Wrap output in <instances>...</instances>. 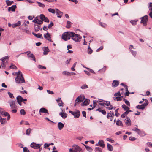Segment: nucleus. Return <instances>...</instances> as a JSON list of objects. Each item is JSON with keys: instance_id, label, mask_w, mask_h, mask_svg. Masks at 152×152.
<instances>
[{"instance_id": "obj_1", "label": "nucleus", "mask_w": 152, "mask_h": 152, "mask_svg": "<svg viewBox=\"0 0 152 152\" xmlns=\"http://www.w3.org/2000/svg\"><path fill=\"white\" fill-rule=\"evenodd\" d=\"M71 38L74 41L76 42H79L82 38V37L79 34L72 32Z\"/></svg>"}, {"instance_id": "obj_2", "label": "nucleus", "mask_w": 152, "mask_h": 152, "mask_svg": "<svg viewBox=\"0 0 152 152\" xmlns=\"http://www.w3.org/2000/svg\"><path fill=\"white\" fill-rule=\"evenodd\" d=\"M72 32H64L62 35V39L65 41L69 40L71 38Z\"/></svg>"}, {"instance_id": "obj_3", "label": "nucleus", "mask_w": 152, "mask_h": 152, "mask_svg": "<svg viewBox=\"0 0 152 152\" xmlns=\"http://www.w3.org/2000/svg\"><path fill=\"white\" fill-rule=\"evenodd\" d=\"M15 81L17 84H21L25 82L23 75L17 76L15 78Z\"/></svg>"}, {"instance_id": "obj_4", "label": "nucleus", "mask_w": 152, "mask_h": 152, "mask_svg": "<svg viewBox=\"0 0 152 152\" xmlns=\"http://www.w3.org/2000/svg\"><path fill=\"white\" fill-rule=\"evenodd\" d=\"M9 57L8 56H5L2 58L0 60L1 61V63L2 67L4 68L6 66V64L8 62Z\"/></svg>"}, {"instance_id": "obj_5", "label": "nucleus", "mask_w": 152, "mask_h": 152, "mask_svg": "<svg viewBox=\"0 0 152 152\" xmlns=\"http://www.w3.org/2000/svg\"><path fill=\"white\" fill-rule=\"evenodd\" d=\"M141 21L140 22L141 23H143L144 26H146L147 24V22L148 21V17L147 15L141 17Z\"/></svg>"}, {"instance_id": "obj_6", "label": "nucleus", "mask_w": 152, "mask_h": 152, "mask_svg": "<svg viewBox=\"0 0 152 152\" xmlns=\"http://www.w3.org/2000/svg\"><path fill=\"white\" fill-rule=\"evenodd\" d=\"M41 145V144H37L34 142H32L30 145L31 147L33 148L36 149L39 148L40 149V148Z\"/></svg>"}, {"instance_id": "obj_7", "label": "nucleus", "mask_w": 152, "mask_h": 152, "mask_svg": "<svg viewBox=\"0 0 152 152\" xmlns=\"http://www.w3.org/2000/svg\"><path fill=\"white\" fill-rule=\"evenodd\" d=\"M51 35L48 32L47 33L44 34V37L45 39L51 42H53V41L51 39Z\"/></svg>"}, {"instance_id": "obj_8", "label": "nucleus", "mask_w": 152, "mask_h": 152, "mask_svg": "<svg viewBox=\"0 0 152 152\" xmlns=\"http://www.w3.org/2000/svg\"><path fill=\"white\" fill-rule=\"evenodd\" d=\"M40 18L42 21H44L45 22L48 23L49 21V19L43 14H41L40 15Z\"/></svg>"}, {"instance_id": "obj_9", "label": "nucleus", "mask_w": 152, "mask_h": 152, "mask_svg": "<svg viewBox=\"0 0 152 152\" xmlns=\"http://www.w3.org/2000/svg\"><path fill=\"white\" fill-rule=\"evenodd\" d=\"M135 130V132H137L138 134L141 136H143L145 135L144 132L140 131L139 129H136Z\"/></svg>"}, {"instance_id": "obj_10", "label": "nucleus", "mask_w": 152, "mask_h": 152, "mask_svg": "<svg viewBox=\"0 0 152 152\" xmlns=\"http://www.w3.org/2000/svg\"><path fill=\"white\" fill-rule=\"evenodd\" d=\"M73 147L74 148V150L73 151H75L73 152H76L77 151H78L79 152H81L82 151L81 148L78 146L76 145H73Z\"/></svg>"}, {"instance_id": "obj_11", "label": "nucleus", "mask_w": 152, "mask_h": 152, "mask_svg": "<svg viewBox=\"0 0 152 152\" xmlns=\"http://www.w3.org/2000/svg\"><path fill=\"white\" fill-rule=\"evenodd\" d=\"M10 106L11 108H15L17 106L15 105V101L13 100H11L9 102Z\"/></svg>"}, {"instance_id": "obj_12", "label": "nucleus", "mask_w": 152, "mask_h": 152, "mask_svg": "<svg viewBox=\"0 0 152 152\" xmlns=\"http://www.w3.org/2000/svg\"><path fill=\"white\" fill-rule=\"evenodd\" d=\"M56 12L55 13L57 15V17L61 18L63 15V12H61L57 9H56Z\"/></svg>"}, {"instance_id": "obj_13", "label": "nucleus", "mask_w": 152, "mask_h": 152, "mask_svg": "<svg viewBox=\"0 0 152 152\" xmlns=\"http://www.w3.org/2000/svg\"><path fill=\"white\" fill-rule=\"evenodd\" d=\"M78 99L79 102L80 103L83 102L85 99L84 96L82 95H80L77 98Z\"/></svg>"}, {"instance_id": "obj_14", "label": "nucleus", "mask_w": 152, "mask_h": 152, "mask_svg": "<svg viewBox=\"0 0 152 152\" xmlns=\"http://www.w3.org/2000/svg\"><path fill=\"white\" fill-rule=\"evenodd\" d=\"M48 113V111L45 108H41L39 110V113L41 115V113Z\"/></svg>"}, {"instance_id": "obj_15", "label": "nucleus", "mask_w": 152, "mask_h": 152, "mask_svg": "<svg viewBox=\"0 0 152 152\" xmlns=\"http://www.w3.org/2000/svg\"><path fill=\"white\" fill-rule=\"evenodd\" d=\"M43 54L44 55H47L49 51L48 47H45L43 48Z\"/></svg>"}, {"instance_id": "obj_16", "label": "nucleus", "mask_w": 152, "mask_h": 152, "mask_svg": "<svg viewBox=\"0 0 152 152\" xmlns=\"http://www.w3.org/2000/svg\"><path fill=\"white\" fill-rule=\"evenodd\" d=\"M125 123L128 126H130L131 125V121L130 119L128 117L126 118L125 119Z\"/></svg>"}, {"instance_id": "obj_17", "label": "nucleus", "mask_w": 152, "mask_h": 152, "mask_svg": "<svg viewBox=\"0 0 152 152\" xmlns=\"http://www.w3.org/2000/svg\"><path fill=\"white\" fill-rule=\"evenodd\" d=\"M58 129L59 130H61L64 127V124L62 123L61 122H59L58 123Z\"/></svg>"}, {"instance_id": "obj_18", "label": "nucleus", "mask_w": 152, "mask_h": 152, "mask_svg": "<svg viewBox=\"0 0 152 152\" xmlns=\"http://www.w3.org/2000/svg\"><path fill=\"white\" fill-rule=\"evenodd\" d=\"M99 146L102 148L105 147V145L104 144V142L102 140H99L98 142Z\"/></svg>"}, {"instance_id": "obj_19", "label": "nucleus", "mask_w": 152, "mask_h": 152, "mask_svg": "<svg viewBox=\"0 0 152 152\" xmlns=\"http://www.w3.org/2000/svg\"><path fill=\"white\" fill-rule=\"evenodd\" d=\"M90 100L88 99H86L83 103L81 104L82 106H86L89 104Z\"/></svg>"}, {"instance_id": "obj_20", "label": "nucleus", "mask_w": 152, "mask_h": 152, "mask_svg": "<svg viewBox=\"0 0 152 152\" xmlns=\"http://www.w3.org/2000/svg\"><path fill=\"white\" fill-rule=\"evenodd\" d=\"M16 7V5H12L11 7H9L8 9V11L9 12L10 11H12L13 12H15V9Z\"/></svg>"}, {"instance_id": "obj_21", "label": "nucleus", "mask_w": 152, "mask_h": 152, "mask_svg": "<svg viewBox=\"0 0 152 152\" xmlns=\"http://www.w3.org/2000/svg\"><path fill=\"white\" fill-rule=\"evenodd\" d=\"M59 115L64 119L67 116V114L63 112V110L60 113Z\"/></svg>"}, {"instance_id": "obj_22", "label": "nucleus", "mask_w": 152, "mask_h": 152, "mask_svg": "<svg viewBox=\"0 0 152 152\" xmlns=\"http://www.w3.org/2000/svg\"><path fill=\"white\" fill-rule=\"evenodd\" d=\"M32 34L35 36L37 38L40 39H43L42 36L41 34H40V33L36 34L35 33H34V32H33Z\"/></svg>"}, {"instance_id": "obj_23", "label": "nucleus", "mask_w": 152, "mask_h": 152, "mask_svg": "<svg viewBox=\"0 0 152 152\" xmlns=\"http://www.w3.org/2000/svg\"><path fill=\"white\" fill-rule=\"evenodd\" d=\"M21 22L20 21H18L17 23L12 24V26L13 28H15L16 27L19 26L21 25Z\"/></svg>"}, {"instance_id": "obj_24", "label": "nucleus", "mask_w": 152, "mask_h": 152, "mask_svg": "<svg viewBox=\"0 0 152 152\" xmlns=\"http://www.w3.org/2000/svg\"><path fill=\"white\" fill-rule=\"evenodd\" d=\"M119 83L118 81L114 80L112 84L113 87H115L117 86L119 84Z\"/></svg>"}, {"instance_id": "obj_25", "label": "nucleus", "mask_w": 152, "mask_h": 152, "mask_svg": "<svg viewBox=\"0 0 152 152\" xmlns=\"http://www.w3.org/2000/svg\"><path fill=\"white\" fill-rule=\"evenodd\" d=\"M114 115L113 112L110 111V113H107V117L108 118H110V117H113Z\"/></svg>"}, {"instance_id": "obj_26", "label": "nucleus", "mask_w": 152, "mask_h": 152, "mask_svg": "<svg viewBox=\"0 0 152 152\" xmlns=\"http://www.w3.org/2000/svg\"><path fill=\"white\" fill-rule=\"evenodd\" d=\"M107 148L108 150L110 151H111L113 150V146L110 144H107Z\"/></svg>"}, {"instance_id": "obj_27", "label": "nucleus", "mask_w": 152, "mask_h": 152, "mask_svg": "<svg viewBox=\"0 0 152 152\" xmlns=\"http://www.w3.org/2000/svg\"><path fill=\"white\" fill-rule=\"evenodd\" d=\"M0 121L2 124H4L6 122V118H2L1 116H0Z\"/></svg>"}, {"instance_id": "obj_28", "label": "nucleus", "mask_w": 152, "mask_h": 152, "mask_svg": "<svg viewBox=\"0 0 152 152\" xmlns=\"http://www.w3.org/2000/svg\"><path fill=\"white\" fill-rule=\"evenodd\" d=\"M27 56L28 58H32V59L34 61H36V59L35 57L34 56L32 53H31L30 55L27 54Z\"/></svg>"}, {"instance_id": "obj_29", "label": "nucleus", "mask_w": 152, "mask_h": 152, "mask_svg": "<svg viewBox=\"0 0 152 152\" xmlns=\"http://www.w3.org/2000/svg\"><path fill=\"white\" fill-rule=\"evenodd\" d=\"M116 125L118 126H123L122 121L120 120H117L116 121Z\"/></svg>"}, {"instance_id": "obj_30", "label": "nucleus", "mask_w": 152, "mask_h": 152, "mask_svg": "<svg viewBox=\"0 0 152 152\" xmlns=\"http://www.w3.org/2000/svg\"><path fill=\"white\" fill-rule=\"evenodd\" d=\"M75 114L74 115V118H78L80 115V113L79 111L77 110L75 112Z\"/></svg>"}, {"instance_id": "obj_31", "label": "nucleus", "mask_w": 152, "mask_h": 152, "mask_svg": "<svg viewBox=\"0 0 152 152\" xmlns=\"http://www.w3.org/2000/svg\"><path fill=\"white\" fill-rule=\"evenodd\" d=\"M32 130V129L28 128L27 129L26 131V134L27 135H30L31 131Z\"/></svg>"}, {"instance_id": "obj_32", "label": "nucleus", "mask_w": 152, "mask_h": 152, "mask_svg": "<svg viewBox=\"0 0 152 152\" xmlns=\"http://www.w3.org/2000/svg\"><path fill=\"white\" fill-rule=\"evenodd\" d=\"M20 124H24V125H29V124L28 122L26 121H22L20 123Z\"/></svg>"}, {"instance_id": "obj_33", "label": "nucleus", "mask_w": 152, "mask_h": 152, "mask_svg": "<svg viewBox=\"0 0 152 152\" xmlns=\"http://www.w3.org/2000/svg\"><path fill=\"white\" fill-rule=\"evenodd\" d=\"M34 29L36 31H38L40 29V26L38 25L34 24Z\"/></svg>"}, {"instance_id": "obj_34", "label": "nucleus", "mask_w": 152, "mask_h": 152, "mask_svg": "<svg viewBox=\"0 0 152 152\" xmlns=\"http://www.w3.org/2000/svg\"><path fill=\"white\" fill-rule=\"evenodd\" d=\"M17 102H22V99L23 98L20 96H18L17 97Z\"/></svg>"}, {"instance_id": "obj_35", "label": "nucleus", "mask_w": 152, "mask_h": 152, "mask_svg": "<svg viewBox=\"0 0 152 152\" xmlns=\"http://www.w3.org/2000/svg\"><path fill=\"white\" fill-rule=\"evenodd\" d=\"M84 146L88 151L89 152H91L92 151V149L91 147L86 145H84Z\"/></svg>"}, {"instance_id": "obj_36", "label": "nucleus", "mask_w": 152, "mask_h": 152, "mask_svg": "<svg viewBox=\"0 0 152 152\" xmlns=\"http://www.w3.org/2000/svg\"><path fill=\"white\" fill-rule=\"evenodd\" d=\"M122 107L123 108L124 110H128L129 109V108L125 104H123L122 105Z\"/></svg>"}, {"instance_id": "obj_37", "label": "nucleus", "mask_w": 152, "mask_h": 152, "mask_svg": "<svg viewBox=\"0 0 152 152\" xmlns=\"http://www.w3.org/2000/svg\"><path fill=\"white\" fill-rule=\"evenodd\" d=\"M95 151L96 152H102V150L99 147H96L95 148Z\"/></svg>"}, {"instance_id": "obj_38", "label": "nucleus", "mask_w": 152, "mask_h": 152, "mask_svg": "<svg viewBox=\"0 0 152 152\" xmlns=\"http://www.w3.org/2000/svg\"><path fill=\"white\" fill-rule=\"evenodd\" d=\"M130 51L134 56L135 57L137 53V52L135 51H134L132 50H130Z\"/></svg>"}, {"instance_id": "obj_39", "label": "nucleus", "mask_w": 152, "mask_h": 152, "mask_svg": "<svg viewBox=\"0 0 152 152\" xmlns=\"http://www.w3.org/2000/svg\"><path fill=\"white\" fill-rule=\"evenodd\" d=\"M93 52V50L90 48L89 46H88V53L89 54H91Z\"/></svg>"}, {"instance_id": "obj_40", "label": "nucleus", "mask_w": 152, "mask_h": 152, "mask_svg": "<svg viewBox=\"0 0 152 152\" xmlns=\"http://www.w3.org/2000/svg\"><path fill=\"white\" fill-rule=\"evenodd\" d=\"M37 3L38 4V6L40 7H41L42 8H44L45 6V5L42 3L39 2H37Z\"/></svg>"}, {"instance_id": "obj_41", "label": "nucleus", "mask_w": 152, "mask_h": 152, "mask_svg": "<svg viewBox=\"0 0 152 152\" xmlns=\"http://www.w3.org/2000/svg\"><path fill=\"white\" fill-rule=\"evenodd\" d=\"M71 23L69 21H67V22L66 27L68 28H69L71 27Z\"/></svg>"}, {"instance_id": "obj_42", "label": "nucleus", "mask_w": 152, "mask_h": 152, "mask_svg": "<svg viewBox=\"0 0 152 152\" xmlns=\"http://www.w3.org/2000/svg\"><path fill=\"white\" fill-rule=\"evenodd\" d=\"M88 88V86L86 84L83 85L81 87V88L82 89H85Z\"/></svg>"}, {"instance_id": "obj_43", "label": "nucleus", "mask_w": 152, "mask_h": 152, "mask_svg": "<svg viewBox=\"0 0 152 152\" xmlns=\"http://www.w3.org/2000/svg\"><path fill=\"white\" fill-rule=\"evenodd\" d=\"M6 2L7 6L10 5L12 3H13V1H12L11 2L9 0H6Z\"/></svg>"}, {"instance_id": "obj_44", "label": "nucleus", "mask_w": 152, "mask_h": 152, "mask_svg": "<svg viewBox=\"0 0 152 152\" xmlns=\"http://www.w3.org/2000/svg\"><path fill=\"white\" fill-rule=\"evenodd\" d=\"M48 11L52 13H55V11L53 9L49 8L48 9Z\"/></svg>"}, {"instance_id": "obj_45", "label": "nucleus", "mask_w": 152, "mask_h": 152, "mask_svg": "<svg viewBox=\"0 0 152 152\" xmlns=\"http://www.w3.org/2000/svg\"><path fill=\"white\" fill-rule=\"evenodd\" d=\"M124 101L125 104H126L128 106H130V104L128 101L126 100L125 99H124Z\"/></svg>"}, {"instance_id": "obj_46", "label": "nucleus", "mask_w": 152, "mask_h": 152, "mask_svg": "<svg viewBox=\"0 0 152 152\" xmlns=\"http://www.w3.org/2000/svg\"><path fill=\"white\" fill-rule=\"evenodd\" d=\"M8 94L9 95V96L11 98H14V96L12 94L10 93V92H8Z\"/></svg>"}, {"instance_id": "obj_47", "label": "nucleus", "mask_w": 152, "mask_h": 152, "mask_svg": "<svg viewBox=\"0 0 152 152\" xmlns=\"http://www.w3.org/2000/svg\"><path fill=\"white\" fill-rule=\"evenodd\" d=\"M118 108L116 109L115 111V115L117 117H118L120 115V114L119 113H118Z\"/></svg>"}, {"instance_id": "obj_48", "label": "nucleus", "mask_w": 152, "mask_h": 152, "mask_svg": "<svg viewBox=\"0 0 152 152\" xmlns=\"http://www.w3.org/2000/svg\"><path fill=\"white\" fill-rule=\"evenodd\" d=\"M63 74L64 75H70V73L67 72V71H64L62 72Z\"/></svg>"}, {"instance_id": "obj_49", "label": "nucleus", "mask_w": 152, "mask_h": 152, "mask_svg": "<svg viewBox=\"0 0 152 152\" xmlns=\"http://www.w3.org/2000/svg\"><path fill=\"white\" fill-rule=\"evenodd\" d=\"M100 25L101 26L105 28L106 27L107 25L106 24L104 23H103L100 22L99 23Z\"/></svg>"}, {"instance_id": "obj_50", "label": "nucleus", "mask_w": 152, "mask_h": 152, "mask_svg": "<svg viewBox=\"0 0 152 152\" xmlns=\"http://www.w3.org/2000/svg\"><path fill=\"white\" fill-rule=\"evenodd\" d=\"M38 67L39 69H46V67L44 66H42L41 65H39L38 66Z\"/></svg>"}, {"instance_id": "obj_51", "label": "nucleus", "mask_w": 152, "mask_h": 152, "mask_svg": "<svg viewBox=\"0 0 152 152\" xmlns=\"http://www.w3.org/2000/svg\"><path fill=\"white\" fill-rule=\"evenodd\" d=\"M23 152H29L28 149L26 147L23 148Z\"/></svg>"}, {"instance_id": "obj_52", "label": "nucleus", "mask_w": 152, "mask_h": 152, "mask_svg": "<svg viewBox=\"0 0 152 152\" xmlns=\"http://www.w3.org/2000/svg\"><path fill=\"white\" fill-rule=\"evenodd\" d=\"M20 113L23 115H24L26 114V112L23 109H21L20 111Z\"/></svg>"}, {"instance_id": "obj_53", "label": "nucleus", "mask_w": 152, "mask_h": 152, "mask_svg": "<svg viewBox=\"0 0 152 152\" xmlns=\"http://www.w3.org/2000/svg\"><path fill=\"white\" fill-rule=\"evenodd\" d=\"M148 101L146 100H145V101L144 102V103L142 104L145 107L148 105Z\"/></svg>"}, {"instance_id": "obj_54", "label": "nucleus", "mask_w": 152, "mask_h": 152, "mask_svg": "<svg viewBox=\"0 0 152 152\" xmlns=\"http://www.w3.org/2000/svg\"><path fill=\"white\" fill-rule=\"evenodd\" d=\"M53 25V23L51 22L50 24L48 25V27L49 29H50L51 27Z\"/></svg>"}, {"instance_id": "obj_55", "label": "nucleus", "mask_w": 152, "mask_h": 152, "mask_svg": "<svg viewBox=\"0 0 152 152\" xmlns=\"http://www.w3.org/2000/svg\"><path fill=\"white\" fill-rule=\"evenodd\" d=\"M104 105H105L107 106H109L110 105V104L109 101H106L105 102H104Z\"/></svg>"}, {"instance_id": "obj_56", "label": "nucleus", "mask_w": 152, "mask_h": 152, "mask_svg": "<svg viewBox=\"0 0 152 152\" xmlns=\"http://www.w3.org/2000/svg\"><path fill=\"white\" fill-rule=\"evenodd\" d=\"M4 111V110L3 108H0V116H1V115H2Z\"/></svg>"}, {"instance_id": "obj_57", "label": "nucleus", "mask_w": 152, "mask_h": 152, "mask_svg": "<svg viewBox=\"0 0 152 152\" xmlns=\"http://www.w3.org/2000/svg\"><path fill=\"white\" fill-rule=\"evenodd\" d=\"M9 114V113L7 112H4V113L2 114V115H3V116L6 117Z\"/></svg>"}, {"instance_id": "obj_58", "label": "nucleus", "mask_w": 152, "mask_h": 152, "mask_svg": "<svg viewBox=\"0 0 152 152\" xmlns=\"http://www.w3.org/2000/svg\"><path fill=\"white\" fill-rule=\"evenodd\" d=\"M79 103L78 100V99L77 98H76V100L75 101V103L74 104V106H76L77 104H78V103Z\"/></svg>"}, {"instance_id": "obj_59", "label": "nucleus", "mask_w": 152, "mask_h": 152, "mask_svg": "<svg viewBox=\"0 0 152 152\" xmlns=\"http://www.w3.org/2000/svg\"><path fill=\"white\" fill-rule=\"evenodd\" d=\"M10 68L11 69H17V67L14 65H12L10 66Z\"/></svg>"}, {"instance_id": "obj_60", "label": "nucleus", "mask_w": 152, "mask_h": 152, "mask_svg": "<svg viewBox=\"0 0 152 152\" xmlns=\"http://www.w3.org/2000/svg\"><path fill=\"white\" fill-rule=\"evenodd\" d=\"M106 108L108 110H111L113 109V107L112 105L110 104V105L107 107Z\"/></svg>"}, {"instance_id": "obj_61", "label": "nucleus", "mask_w": 152, "mask_h": 152, "mask_svg": "<svg viewBox=\"0 0 152 152\" xmlns=\"http://www.w3.org/2000/svg\"><path fill=\"white\" fill-rule=\"evenodd\" d=\"M37 21V24H38L40 25L42 24L43 23V22L42 20H40L38 19Z\"/></svg>"}, {"instance_id": "obj_62", "label": "nucleus", "mask_w": 152, "mask_h": 152, "mask_svg": "<svg viewBox=\"0 0 152 152\" xmlns=\"http://www.w3.org/2000/svg\"><path fill=\"white\" fill-rule=\"evenodd\" d=\"M16 74L17 76H21V75H23L20 71H19L17 73H16Z\"/></svg>"}, {"instance_id": "obj_63", "label": "nucleus", "mask_w": 152, "mask_h": 152, "mask_svg": "<svg viewBox=\"0 0 152 152\" xmlns=\"http://www.w3.org/2000/svg\"><path fill=\"white\" fill-rule=\"evenodd\" d=\"M114 96H121V95L120 93V92H118L117 93H115L114 94Z\"/></svg>"}, {"instance_id": "obj_64", "label": "nucleus", "mask_w": 152, "mask_h": 152, "mask_svg": "<svg viewBox=\"0 0 152 152\" xmlns=\"http://www.w3.org/2000/svg\"><path fill=\"white\" fill-rule=\"evenodd\" d=\"M149 10H151V11H152V3H150V5H149Z\"/></svg>"}]
</instances>
